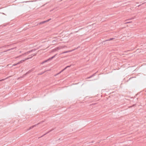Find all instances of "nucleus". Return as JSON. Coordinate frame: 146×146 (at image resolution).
Here are the masks:
<instances>
[{"instance_id": "1", "label": "nucleus", "mask_w": 146, "mask_h": 146, "mask_svg": "<svg viewBox=\"0 0 146 146\" xmlns=\"http://www.w3.org/2000/svg\"><path fill=\"white\" fill-rule=\"evenodd\" d=\"M31 58H32V57H31L30 58H27L26 59L23 60H21L20 61H19V62L18 63H17L16 64H14V66H15V65H17L18 64H20L21 63H23V62H24L25 60H28L29 59H30Z\"/></svg>"}, {"instance_id": "2", "label": "nucleus", "mask_w": 146, "mask_h": 146, "mask_svg": "<svg viewBox=\"0 0 146 146\" xmlns=\"http://www.w3.org/2000/svg\"><path fill=\"white\" fill-rule=\"evenodd\" d=\"M33 71L32 70H29V71L27 73H26L25 74L23 75L22 76L20 77L19 78H22L25 77V76H26L27 74H29L31 72Z\"/></svg>"}, {"instance_id": "3", "label": "nucleus", "mask_w": 146, "mask_h": 146, "mask_svg": "<svg viewBox=\"0 0 146 146\" xmlns=\"http://www.w3.org/2000/svg\"><path fill=\"white\" fill-rule=\"evenodd\" d=\"M50 61V60H48V59H47V60H46L44 61H43V62H42L41 63V64H44V63H45L48 61Z\"/></svg>"}, {"instance_id": "4", "label": "nucleus", "mask_w": 146, "mask_h": 146, "mask_svg": "<svg viewBox=\"0 0 146 146\" xmlns=\"http://www.w3.org/2000/svg\"><path fill=\"white\" fill-rule=\"evenodd\" d=\"M56 55H57L56 54L55 55H54V56H52V57L49 58H48V60H51L53 58H54L55 57V56H56Z\"/></svg>"}, {"instance_id": "5", "label": "nucleus", "mask_w": 146, "mask_h": 146, "mask_svg": "<svg viewBox=\"0 0 146 146\" xmlns=\"http://www.w3.org/2000/svg\"><path fill=\"white\" fill-rule=\"evenodd\" d=\"M15 48H11L10 49H9L7 50H6V51H4V52H2V53H3V52H7V51H11V50L14 49Z\"/></svg>"}, {"instance_id": "6", "label": "nucleus", "mask_w": 146, "mask_h": 146, "mask_svg": "<svg viewBox=\"0 0 146 146\" xmlns=\"http://www.w3.org/2000/svg\"><path fill=\"white\" fill-rule=\"evenodd\" d=\"M46 22H47V21H42V22H40L38 23L39 25H41L43 24L44 23H45Z\"/></svg>"}, {"instance_id": "7", "label": "nucleus", "mask_w": 146, "mask_h": 146, "mask_svg": "<svg viewBox=\"0 0 146 146\" xmlns=\"http://www.w3.org/2000/svg\"><path fill=\"white\" fill-rule=\"evenodd\" d=\"M73 50H72L67 51H66L62 52V54H64V53H68V52H71Z\"/></svg>"}, {"instance_id": "8", "label": "nucleus", "mask_w": 146, "mask_h": 146, "mask_svg": "<svg viewBox=\"0 0 146 146\" xmlns=\"http://www.w3.org/2000/svg\"><path fill=\"white\" fill-rule=\"evenodd\" d=\"M115 38H110L108 39V40H105V41H110V40H113V39H114Z\"/></svg>"}, {"instance_id": "9", "label": "nucleus", "mask_w": 146, "mask_h": 146, "mask_svg": "<svg viewBox=\"0 0 146 146\" xmlns=\"http://www.w3.org/2000/svg\"><path fill=\"white\" fill-rule=\"evenodd\" d=\"M64 70V69H63V70H61L58 73H57V74H56L55 75V76H56L57 75H58L59 74H60V73H61L62 72H63Z\"/></svg>"}, {"instance_id": "10", "label": "nucleus", "mask_w": 146, "mask_h": 146, "mask_svg": "<svg viewBox=\"0 0 146 146\" xmlns=\"http://www.w3.org/2000/svg\"><path fill=\"white\" fill-rule=\"evenodd\" d=\"M64 70V69H63V70H61L58 73H57V74H56L55 75V76H56L57 75H58L59 74H60V73H61L62 72H63Z\"/></svg>"}, {"instance_id": "11", "label": "nucleus", "mask_w": 146, "mask_h": 146, "mask_svg": "<svg viewBox=\"0 0 146 146\" xmlns=\"http://www.w3.org/2000/svg\"><path fill=\"white\" fill-rule=\"evenodd\" d=\"M33 51V50H30L29 51H28L27 52L25 53V54H29V53H30L31 52H32V51Z\"/></svg>"}, {"instance_id": "12", "label": "nucleus", "mask_w": 146, "mask_h": 146, "mask_svg": "<svg viewBox=\"0 0 146 146\" xmlns=\"http://www.w3.org/2000/svg\"><path fill=\"white\" fill-rule=\"evenodd\" d=\"M46 71H44L43 72H41V73L38 74V75H42V74H43Z\"/></svg>"}, {"instance_id": "13", "label": "nucleus", "mask_w": 146, "mask_h": 146, "mask_svg": "<svg viewBox=\"0 0 146 146\" xmlns=\"http://www.w3.org/2000/svg\"><path fill=\"white\" fill-rule=\"evenodd\" d=\"M136 105V104H134L133 106H130V107H129V108H131V107H133L135 106Z\"/></svg>"}, {"instance_id": "14", "label": "nucleus", "mask_w": 146, "mask_h": 146, "mask_svg": "<svg viewBox=\"0 0 146 146\" xmlns=\"http://www.w3.org/2000/svg\"><path fill=\"white\" fill-rule=\"evenodd\" d=\"M71 65H69V66H66V68H69V67H70L71 66Z\"/></svg>"}, {"instance_id": "15", "label": "nucleus", "mask_w": 146, "mask_h": 146, "mask_svg": "<svg viewBox=\"0 0 146 146\" xmlns=\"http://www.w3.org/2000/svg\"><path fill=\"white\" fill-rule=\"evenodd\" d=\"M93 75H91V76L89 77H88L87 78L88 79V78H92V77H93Z\"/></svg>"}, {"instance_id": "16", "label": "nucleus", "mask_w": 146, "mask_h": 146, "mask_svg": "<svg viewBox=\"0 0 146 146\" xmlns=\"http://www.w3.org/2000/svg\"><path fill=\"white\" fill-rule=\"evenodd\" d=\"M133 19V18H131L130 19H127L126 20V21H128V20H132Z\"/></svg>"}, {"instance_id": "17", "label": "nucleus", "mask_w": 146, "mask_h": 146, "mask_svg": "<svg viewBox=\"0 0 146 146\" xmlns=\"http://www.w3.org/2000/svg\"><path fill=\"white\" fill-rule=\"evenodd\" d=\"M131 21L127 22L125 23V24H127V23H131Z\"/></svg>"}, {"instance_id": "18", "label": "nucleus", "mask_w": 146, "mask_h": 146, "mask_svg": "<svg viewBox=\"0 0 146 146\" xmlns=\"http://www.w3.org/2000/svg\"><path fill=\"white\" fill-rule=\"evenodd\" d=\"M51 19H48V20H46V21H47V22H48V21H50V20Z\"/></svg>"}, {"instance_id": "19", "label": "nucleus", "mask_w": 146, "mask_h": 146, "mask_svg": "<svg viewBox=\"0 0 146 146\" xmlns=\"http://www.w3.org/2000/svg\"><path fill=\"white\" fill-rule=\"evenodd\" d=\"M5 80V79H2L0 80V82L3 81Z\"/></svg>"}, {"instance_id": "20", "label": "nucleus", "mask_w": 146, "mask_h": 146, "mask_svg": "<svg viewBox=\"0 0 146 146\" xmlns=\"http://www.w3.org/2000/svg\"><path fill=\"white\" fill-rule=\"evenodd\" d=\"M56 40H52V42L53 43L54 42H56Z\"/></svg>"}, {"instance_id": "21", "label": "nucleus", "mask_w": 146, "mask_h": 146, "mask_svg": "<svg viewBox=\"0 0 146 146\" xmlns=\"http://www.w3.org/2000/svg\"><path fill=\"white\" fill-rule=\"evenodd\" d=\"M96 74V73H94V74H92L93 76H95V74Z\"/></svg>"}, {"instance_id": "22", "label": "nucleus", "mask_w": 146, "mask_h": 146, "mask_svg": "<svg viewBox=\"0 0 146 146\" xmlns=\"http://www.w3.org/2000/svg\"><path fill=\"white\" fill-rule=\"evenodd\" d=\"M67 68H66V67L65 68H64L63 69L64 70H65Z\"/></svg>"}, {"instance_id": "23", "label": "nucleus", "mask_w": 146, "mask_h": 146, "mask_svg": "<svg viewBox=\"0 0 146 146\" xmlns=\"http://www.w3.org/2000/svg\"><path fill=\"white\" fill-rule=\"evenodd\" d=\"M57 48H58V49H60V47H58Z\"/></svg>"}, {"instance_id": "24", "label": "nucleus", "mask_w": 146, "mask_h": 146, "mask_svg": "<svg viewBox=\"0 0 146 146\" xmlns=\"http://www.w3.org/2000/svg\"><path fill=\"white\" fill-rule=\"evenodd\" d=\"M34 126H35V125H34V126H32L31 127V128H33V127H34Z\"/></svg>"}, {"instance_id": "25", "label": "nucleus", "mask_w": 146, "mask_h": 146, "mask_svg": "<svg viewBox=\"0 0 146 146\" xmlns=\"http://www.w3.org/2000/svg\"><path fill=\"white\" fill-rule=\"evenodd\" d=\"M36 53L35 54H34L33 56L36 55Z\"/></svg>"}, {"instance_id": "26", "label": "nucleus", "mask_w": 146, "mask_h": 146, "mask_svg": "<svg viewBox=\"0 0 146 146\" xmlns=\"http://www.w3.org/2000/svg\"><path fill=\"white\" fill-rule=\"evenodd\" d=\"M133 78V77H131V78H129V79L130 80V79H131V78Z\"/></svg>"}, {"instance_id": "27", "label": "nucleus", "mask_w": 146, "mask_h": 146, "mask_svg": "<svg viewBox=\"0 0 146 146\" xmlns=\"http://www.w3.org/2000/svg\"><path fill=\"white\" fill-rule=\"evenodd\" d=\"M95 104H92V105H95Z\"/></svg>"}, {"instance_id": "28", "label": "nucleus", "mask_w": 146, "mask_h": 146, "mask_svg": "<svg viewBox=\"0 0 146 146\" xmlns=\"http://www.w3.org/2000/svg\"><path fill=\"white\" fill-rule=\"evenodd\" d=\"M3 26H4V27H5L6 26V25H4Z\"/></svg>"}, {"instance_id": "29", "label": "nucleus", "mask_w": 146, "mask_h": 146, "mask_svg": "<svg viewBox=\"0 0 146 146\" xmlns=\"http://www.w3.org/2000/svg\"><path fill=\"white\" fill-rule=\"evenodd\" d=\"M29 1H28V2H29ZM28 2V1H26V2Z\"/></svg>"}, {"instance_id": "30", "label": "nucleus", "mask_w": 146, "mask_h": 146, "mask_svg": "<svg viewBox=\"0 0 146 146\" xmlns=\"http://www.w3.org/2000/svg\"><path fill=\"white\" fill-rule=\"evenodd\" d=\"M140 5H138V7H139V6Z\"/></svg>"}]
</instances>
